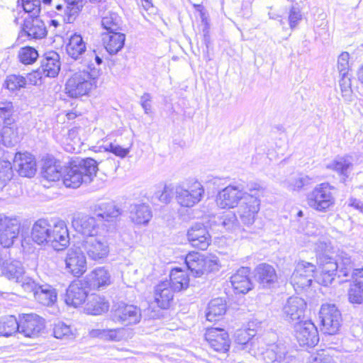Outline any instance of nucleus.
I'll use <instances>...</instances> for the list:
<instances>
[{
	"label": "nucleus",
	"instance_id": "f704fd0d",
	"mask_svg": "<svg viewBox=\"0 0 363 363\" xmlns=\"http://www.w3.org/2000/svg\"><path fill=\"white\" fill-rule=\"evenodd\" d=\"M108 310V303L104 297L91 294L87 298L84 311L87 314L97 315Z\"/></svg>",
	"mask_w": 363,
	"mask_h": 363
},
{
	"label": "nucleus",
	"instance_id": "13d9d810",
	"mask_svg": "<svg viewBox=\"0 0 363 363\" xmlns=\"http://www.w3.org/2000/svg\"><path fill=\"white\" fill-rule=\"evenodd\" d=\"M53 334L55 337L58 339L70 337L73 336L70 325H68L61 321H58L57 323H55L53 328Z\"/></svg>",
	"mask_w": 363,
	"mask_h": 363
},
{
	"label": "nucleus",
	"instance_id": "5701e85b",
	"mask_svg": "<svg viewBox=\"0 0 363 363\" xmlns=\"http://www.w3.org/2000/svg\"><path fill=\"white\" fill-rule=\"evenodd\" d=\"M13 165L22 177H32L35 174L36 163L34 157L30 154H16Z\"/></svg>",
	"mask_w": 363,
	"mask_h": 363
},
{
	"label": "nucleus",
	"instance_id": "f3484780",
	"mask_svg": "<svg viewBox=\"0 0 363 363\" xmlns=\"http://www.w3.org/2000/svg\"><path fill=\"white\" fill-rule=\"evenodd\" d=\"M187 238L194 247L201 250H206L211 242V236L207 228L201 223L194 224L188 230Z\"/></svg>",
	"mask_w": 363,
	"mask_h": 363
},
{
	"label": "nucleus",
	"instance_id": "0eeeda50",
	"mask_svg": "<svg viewBox=\"0 0 363 363\" xmlns=\"http://www.w3.org/2000/svg\"><path fill=\"white\" fill-rule=\"evenodd\" d=\"M94 79L85 69L76 72L66 83V93L72 98L86 95L91 89Z\"/></svg>",
	"mask_w": 363,
	"mask_h": 363
},
{
	"label": "nucleus",
	"instance_id": "6e6d98bb",
	"mask_svg": "<svg viewBox=\"0 0 363 363\" xmlns=\"http://www.w3.org/2000/svg\"><path fill=\"white\" fill-rule=\"evenodd\" d=\"M349 301L352 303L360 304L363 302V286L353 281L348 291Z\"/></svg>",
	"mask_w": 363,
	"mask_h": 363
},
{
	"label": "nucleus",
	"instance_id": "2eb2a0df",
	"mask_svg": "<svg viewBox=\"0 0 363 363\" xmlns=\"http://www.w3.org/2000/svg\"><path fill=\"white\" fill-rule=\"evenodd\" d=\"M19 333L28 337H36L45 329V320L37 314H23L18 320Z\"/></svg>",
	"mask_w": 363,
	"mask_h": 363
},
{
	"label": "nucleus",
	"instance_id": "c9c22d12",
	"mask_svg": "<svg viewBox=\"0 0 363 363\" xmlns=\"http://www.w3.org/2000/svg\"><path fill=\"white\" fill-rule=\"evenodd\" d=\"M66 5L62 4H55L54 7L57 16L62 18L64 23H72L74 21L79 12L84 6H79L78 11H73L76 7L75 2L70 3L67 0H65Z\"/></svg>",
	"mask_w": 363,
	"mask_h": 363
},
{
	"label": "nucleus",
	"instance_id": "37998d69",
	"mask_svg": "<svg viewBox=\"0 0 363 363\" xmlns=\"http://www.w3.org/2000/svg\"><path fill=\"white\" fill-rule=\"evenodd\" d=\"M226 312V303L221 298H217L211 300L207 308L206 314L207 320L210 322L219 320Z\"/></svg>",
	"mask_w": 363,
	"mask_h": 363
},
{
	"label": "nucleus",
	"instance_id": "5fc2aeb1",
	"mask_svg": "<svg viewBox=\"0 0 363 363\" xmlns=\"http://www.w3.org/2000/svg\"><path fill=\"white\" fill-rule=\"evenodd\" d=\"M22 6L26 13H28V18H38L40 11V0H21Z\"/></svg>",
	"mask_w": 363,
	"mask_h": 363
},
{
	"label": "nucleus",
	"instance_id": "473e14b6",
	"mask_svg": "<svg viewBox=\"0 0 363 363\" xmlns=\"http://www.w3.org/2000/svg\"><path fill=\"white\" fill-rule=\"evenodd\" d=\"M88 295L84 289L78 284H70L65 294V303L69 306L77 307L82 304Z\"/></svg>",
	"mask_w": 363,
	"mask_h": 363
},
{
	"label": "nucleus",
	"instance_id": "1a4fd4ad",
	"mask_svg": "<svg viewBox=\"0 0 363 363\" xmlns=\"http://www.w3.org/2000/svg\"><path fill=\"white\" fill-rule=\"evenodd\" d=\"M85 252L79 242L67 251L66 268L74 277H79L86 269Z\"/></svg>",
	"mask_w": 363,
	"mask_h": 363
},
{
	"label": "nucleus",
	"instance_id": "79ce46f5",
	"mask_svg": "<svg viewBox=\"0 0 363 363\" xmlns=\"http://www.w3.org/2000/svg\"><path fill=\"white\" fill-rule=\"evenodd\" d=\"M82 62L86 67L85 70L90 74L93 79H96L99 76L101 69L99 67L102 64L103 60L95 50L88 51Z\"/></svg>",
	"mask_w": 363,
	"mask_h": 363
},
{
	"label": "nucleus",
	"instance_id": "3c124183",
	"mask_svg": "<svg viewBox=\"0 0 363 363\" xmlns=\"http://www.w3.org/2000/svg\"><path fill=\"white\" fill-rule=\"evenodd\" d=\"M18 56L23 64L31 65L36 61L39 55L34 48L27 46L20 49Z\"/></svg>",
	"mask_w": 363,
	"mask_h": 363
},
{
	"label": "nucleus",
	"instance_id": "e433bc0d",
	"mask_svg": "<svg viewBox=\"0 0 363 363\" xmlns=\"http://www.w3.org/2000/svg\"><path fill=\"white\" fill-rule=\"evenodd\" d=\"M63 169L60 162L54 159L45 160L42 167V176L48 181H57L62 177Z\"/></svg>",
	"mask_w": 363,
	"mask_h": 363
},
{
	"label": "nucleus",
	"instance_id": "4be33fe9",
	"mask_svg": "<svg viewBox=\"0 0 363 363\" xmlns=\"http://www.w3.org/2000/svg\"><path fill=\"white\" fill-rule=\"evenodd\" d=\"M286 345L279 341L277 343L269 345L268 347L260 353L264 363H285L287 354Z\"/></svg>",
	"mask_w": 363,
	"mask_h": 363
},
{
	"label": "nucleus",
	"instance_id": "a18cd8bd",
	"mask_svg": "<svg viewBox=\"0 0 363 363\" xmlns=\"http://www.w3.org/2000/svg\"><path fill=\"white\" fill-rule=\"evenodd\" d=\"M90 335L93 337H99L108 341H121L125 335V330L123 328L115 329H94Z\"/></svg>",
	"mask_w": 363,
	"mask_h": 363
},
{
	"label": "nucleus",
	"instance_id": "4c0bfd02",
	"mask_svg": "<svg viewBox=\"0 0 363 363\" xmlns=\"http://www.w3.org/2000/svg\"><path fill=\"white\" fill-rule=\"evenodd\" d=\"M130 218L136 224H147L152 218L149 206L142 203L130 206Z\"/></svg>",
	"mask_w": 363,
	"mask_h": 363
},
{
	"label": "nucleus",
	"instance_id": "c85d7f7f",
	"mask_svg": "<svg viewBox=\"0 0 363 363\" xmlns=\"http://www.w3.org/2000/svg\"><path fill=\"white\" fill-rule=\"evenodd\" d=\"M22 32L31 39H40L47 34L45 23L38 18H26Z\"/></svg>",
	"mask_w": 363,
	"mask_h": 363
},
{
	"label": "nucleus",
	"instance_id": "20e7f679",
	"mask_svg": "<svg viewBox=\"0 0 363 363\" xmlns=\"http://www.w3.org/2000/svg\"><path fill=\"white\" fill-rule=\"evenodd\" d=\"M88 257L94 261H104L109 253V244L102 235L85 237L79 242Z\"/></svg>",
	"mask_w": 363,
	"mask_h": 363
},
{
	"label": "nucleus",
	"instance_id": "864d4df0",
	"mask_svg": "<svg viewBox=\"0 0 363 363\" xmlns=\"http://www.w3.org/2000/svg\"><path fill=\"white\" fill-rule=\"evenodd\" d=\"M11 125H4L1 133L2 143L6 147L14 146L18 143L17 133Z\"/></svg>",
	"mask_w": 363,
	"mask_h": 363
},
{
	"label": "nucleus",
	"instance_id": "bf43d9fd",
	"mask_svg": "<svg viewBox=\"0 0 363 363\" xmlns=\"http://www.w3.org/2000/svg\"><path fill=\"white\" fill-rule=\"evenodd\" d=\"M18 282L21 283L23 289L28 294H32L33 297L35 296V291H38L41 285L28 277L22 276Z\"/></svg>",
	"mask_w": 363,
	"mask_h": 363
},
{
	"label": "nucleus",
	"instance_id": "423d86ee",
	"mask_svg": "<svg viewBox=\"0 0 363 363\" xmlns=\"http://www.w3.org/2000/svg\"><path fill=\"white\" fill-rule=\"evenodd\" d=\"M112 320L124 326L138 324L142 318L141 309L133 304L120 302L115 304L111 310Z\"/></svg>",
	"mask_w": 363,
	"mask_h": 363
},
{
	"label": "nucleus",
	"instance_id": "72a5a7b5",
	"mask_svg": "<svg viewBox=\"0 0 363 363\" xmlns=\"http://www.w3.org/2000/svg\"><path fill=\"white\" fill-rule=\"evenodd\" d=\"M168 281L170 283V286L176 292L186 289L189 285V274L181 268L172 269Z\"/></svg>",
	"mask_w": 363,
	"mask_h": 363
},
{
	"label": "nucleus",
	"instance_id": "c03bdc74",
	"mask_svg": "<svg viewBox=\"0 0 363 363\" xmlns=\"http://www.w3.org/2000/svg\"><path fill=\"white\" fill-rule=\"evenodd\" d=\"M73 225L77 231L85 237L96 235V222L94 217L83 216L75 220Z\"/></svg>",
	"mask_w": 363,
	"mask_h": 363
},
{
	"label": "nucleus",
	"instance_id": "680f3d73",
	"mask_svg": "<svg viewBox=\"0 0 363 363\" xmlns=\"http://www.w3.org/2000/svg\"><path fill=\"white\" fill-rule=\"evenodd\" d=\"M173 196V188L164 185L162 189L155 192L154 197L163 203H169Z\"/></svg>",
	"mask_w": 363,
	"mask_h": 363
},
{
	"label": "nucleus",
	"instance_id": "6ab92c4d",
	"mask_svg": "<svg viewBox=\"0 0 363 363\" xmlns=\"http://www.w3.org/2000/svg\"><path fill=\"white\" fill-rule=\"evenodd\" d=\"M69 244L68 229L62 221L52 225L48 245L57 251L65 249Z\"/></svg>",
	"mask_w": 363,
	"mask_h": 363
},
{
	"label": "nucleus",
	"instance_id": "4d7b16f0",
	"mask_svg": "<svg viewBox=\"0 0 363 363\" xmlns=\"http://www.w3.org/2000/svg\"><path fill=\"white\" fill-rule=\"evenodd\" d=\"M219 225L228 230L235 229L238 226L236 215L233 212L225 213L219 218Z\"/></svg>",
	"mask_w": 363,
	"mask_h": 363
},
{
	"label": "nucleus",
	"instance_id": "9d476101",
	"mask_svg": "<svg viewBox=\"0 0 363 363\" xmlns=\"http://www.w3.org/2000/svg\"><path fill=\"white\" fill-rule=\"evenodd\" d=\"M294 327L296 338L301 346L313 347L319 342L317 328L311 320L299 321Z\"/></svg>",
	"mask_w": 363,
	"mask_h": 363
},
{
	"label": "nucleus",
	"instance_id": "7c9ffc66",
	"mask_svg": "<svg viewBox=\"0 0 363 363\" xmlns=\"http://www.w3.org/2000/svg\"><path fill=\"white\" fill-rule=\"evenodd\" d=\"M52 225L48 220L39 219L33 225L31 238L38 245H48Z\"/></svg>",
	"mask_w": 363,
	"mask_h": 363
},
{
	"label": "nucleus",
	"instance_id": "9b49d317",
	"mask_svg": "<svg viewBox=\"0 0 363 363\" xmlns=\"http://www.w3.org/2000/svg\"><path fill=\"white\" fill-rule=\"evenodd\" d=\"M242 185L230 184L220 191L216 196V203L220 208H231L237 206L239 201H242L244 194Z\"/></svg>",
	"mask_w": 363,
	"mask_h": 363
},
{
	"label": "nucleus",
	"instance_id": "0e129e2a",
	"mask_svg": "<svg viewBox=\"0 0 363 363\" xmlns=\"http://www.w3.org/2000/svg\"><path fill=\"white\" fill-rule=\"evenodd\" d=\"M105 149L106 150L112 152L115 155L121 158L126 157V155L130 152L129 148L122 147L120 145L114 143H109L108 144L106 145Z\"/></svg>",
	"mask_w": 363,
	"mask_h": 363
},
{
	"label": "nucleus",
	"instance_id": "f8f14e48",
	"mask_svg": "<svg viewBox=\"0 0 363 363\" xmlns=\"http://www.w3.org/2000/svg\"><path fill=\"white\" fill-rule=\"evenodd\" d=\"M20 221L16 218L0 215V244L4 247H10L18 238Z\"/></svg>",
	"mask_w": 363,
	"mask_h": 363
},
{
	"label": "nucleus",
	"instance_id": "f257e3e1",
	"mask_svg": "<svg viewBox=\"0 0 363 363\" xmlns=\"http://www.w3.org/2000/svg\"><path fill=\"white\" fill-rule=\"evenodd\" d=\"M330 243L326 240H318L315 242V251L316 253L317 264L321 269L319 283L323 286L332 284L335 276L344 277L341 281H347L353 278L354 269L350 257L347 254L342 253L337 259L333 257Z\"/></svg>",
	"mask_w": 363,
	"mask_h": 363
},
{
	"label": "nucleus",
	"instance_id": "412c9836",
	"mask_svg": "<svg viewBox=\"0 0 363 363\" xmlns=\"http://www.w3.org/2000/svg\"><path fill=\"white\" fill-rule=\"evenodd\" d=\"M174 292L168 280L162 281L155 287V302L160 308L167 309L173 301Z\"/></svg>",
	"mask_w": 363,
	"mask_h": 363
},
{
	"label": "nucleus",
	"instance_id": "393cba45",
	"mask_svg": "<svg viewBox=\"0 0 363 363\" xmlns=\"http://www.w3.org/2000/svg\"><path fill=\"white\" fill-rule=\"evenodd\" d=\"M39 67L45 77H55L60 70V55L55 51L45 53Z\"/></svg>",
	"mask_w": 363,
	"mask_h": 363
},
{
	"label": "nucleus",
	"instance_id": "aec40b11",
	"mask_svg": "<svg viewBox=\"0 0 363 363\" xmlns=\"http://www.w3.org/2000/svg\"><path fill=\"white\" fill-rule=\"evenodd\" d=\"M255 277L259 287L263 289L274 288L278 280L275 269L267 263H262L257 266Z\"/></svg>",
	"mask_w": 363,
	"mask_h": 363
},
{
	"label": "nucleus",
	"instance_id": "c756f323",
	"mask_svg": "<svg viewBox=\"0 0 363 363\" xmlns=\"http://www.w3.org/2000/svg\"><path fill=\"white\" fill-rule=\"evenodd\" d=\"M102 41L107 52L116 55L123 48L125 35L121 32L102 33Z\"/></svg>",
	"mask_w": 363,
	"mask_h": 363
},
{
	"label": "nucleus",
	"instance_id": "dca6fc26",
	"mask_svg": "<svg viewBox=\"0 0 363 363\" xmlns=\"http://www.w3.org/2000/svg\"><path fill=\"white\" fill-rule=\"evenodd\" d=\"M306 307L305 301L298 296H291L288 298L283 307V315L286 320L295 325L302 320Z\"/></svg>",
	"mask_w": 363,
	"mask_h": 363
},
{
	"label": "nucleus",
	"instance_id": "a19ab883",
	"mask_svg": "<svg viewBox=\"0 0 363 363\" xmlns=\"http://www.w3.org/2000/svg\"><path fill=\"white\" fill-rule=\"evenodd\" d=\"M24 274V269L21 262L18 260L9 259L4 263V267L1 271V274L9 279L14 280L16 282Z\"/></svg>",
	"mask_w": 363,
	"mask_h": 363
},
{
	"label": "nucleus",
	"instance_id": "de8ad7c7",
	"mask_svg": "<svg viewBox=\"0 0 363 363\" xmlns=\"http://www.w3.org/2000/svg\"><path fill=\"white\" fill-rule=\"evenodd\" d=\"M122 23L121 18L113 12H108L101 19L102 28L106 30L105 33L120 32Z\"/></svg>",
	"mask_w": 363,
	"mask_h": 363
},
{
	"label": "nucleus",
	"instance_id": "58836bf2",
	"mask_svg": "<svg viewBox=\"0 0 363 363\" xmlns=\"http://www.w3.org/2000/svg\"><path fill=\"white\" fill-rule=\"evenodd\" d=\"M34 298L39 303L50 306L57 301V291L55 289L48 284H41L38 291H35Z\"/></svg>",
	"mask_w": 363,
	"mask_h": 363
},
{
	"label": "nucleus",
	"instance_id": "ea45409f",
	"mask_svg": "<svg viewBox=\"0 0 363 363\" xmlns=\"http://www.w3.org/2000/svg\"><path fill=\"white\" fill-rule=\"evenodd\" d=\"M87 282L94 289H99L111 283V276L104 267L95 269L87 278Z\"/></svg>",
	"mask_w": 363,
	"mask_h": 363
},
{
	"label": "nucleus",
	"instance_id": "338daca9",
	"mask_svg": "<svg viewBox=\"0 0 363 363\" xmlns=\"http://www.w3.org/2000/svg\"><path fill=\"white\" fill-rule=\"evenodd\" d=\"M311 179L305 174H298L297 177L294 179V189H300L304 186H307L311 184Z\"/></svg>",
	"mask_w": 363,
	"mask_h": 363
},
{
	"label": "nucleus",
	"instance_id": "052dcab7",
	"mask_svg": "<svg viewBox=\"0 0 363 363\" xmlns=\"http://www.w3.org/2000/svg\"><path fill=\"white\" fill-rule=\"evenodd\" d=\"M341 77L340 79V86L342 93V96L349 100L351 97V79L348 72L340 73Z\"/></svg>",
	"mask_w": 363,
	"mask_h": 363
},
{
	"label": "nucleus",
	"instance_id": "b1692460",
	"mask_svg": "<svg viewBox=\"0 0 363 363\" xmlns=\"http://www.w3.org/2000/svg\"><path fill=\"white\" fill-rule=\"evenodd\" d=\"M250 269L249 267H240L230 277L232 286L236 294H246L252 288L250 279Z\"/></svg>",
	"mask_w": 363,
	"mask_h": 363
},
{
	"label": "nucleus",
	"instance_id": "603ef678",
	"mask_svg": "<svg viewBox=\"0 0 363 363\" xmlns=\"http://www.w3.org/2000/svg\"><path fill=\"white\" fill-rule=\"evenodd\" d=\"M26 84L27 80L24 77L17 74H11L6 77L4 85L9 90L14 91L25 87Z\"/></svg>",
	"mask_w": 363,
	"mask_h": 363
},
{
	"label": "nucleus",
	"instance_id": "774afa93",
	"mask_svg": "<svg viewBox=\"0 0 363 363\" xmlns=\"http://www.w3.org/2000/svg\"><path fill=\"white\" fill-rule=\"evenodd\" d=\"M151 101L152 96L149 93H144L140 97V105L146 114H149L152 111Z\"/></svg>",
	"mask_w": 363,
	"mask_h": 363
},
{
	"label": "nucleus",
	"instance_id": "a878e982",
	"mask_svg": "<svg viewBox=\"0 0 363 363\" xmlns=\"http://www.w3.org/2000/svg\"><path fill=\"white\" fill-rule=\"evenodd\" d=\"M211 262H212L211 260L203 259L198 252L189 253L185 257L186 267L195 277H201L207 270L206 269L207 263H209L210 267Z\"/></svg>",
	"mask_w": 363,
	"mask_h": 363
},
{
	"label": "nucleus",
	"instance_id": "49530a36",
	"mask_svg": "<svg viewBox=\"0 0 363 363\" xmlns=\"http://www.w3.org/2000/svg\"><path fill=\"white\" fill-rule=\"evenodd\" d=\"M255 335V333L253 330L251 329H241L237 330L235 333V342L242 345L243 350H247L249 348V352L252 354V355L257 357L256 352H252L251 350V347H255V342L253 340V337Z\"/></svg>",
	"mask_w": 363,
	"mask_h": 363
},
{
	"label": "nucleus",
	"instance_id": "f03ea898",
	"mask_svg": "<svg viewBox=\"0 0 363 363\" xmlns=\"http://www.w3.org/2000/svg\"><path fill=\"white\" fill-rule=\"evenodd\" d=\"M98 171V163L91 157L72 160L63 169L62 181L67 188L77 189L90 183Z\"/></svg>",
	"mask_w": 363,
	"mask_h": 363
},
{
	"label": "nucleus",
	"instance_id": "bb28decb",
	"mask_svg": "<svg viewBox=\"0 0 363 363\" xmlns=\"http://www.w3.org/2000/svg\"><path fill=\"white\" fill-rule=\"evenodd\" d=\"M93 211L97 218L105 221H112L121 213V209L113 201L97 203Z\"/></svg>",
	"mask_w": 363,
	"mask_h": 363
},
{
	"label": "nucleus",
	"instance_id": "39448f33",
	"mask_svg": "<svg viewBox=\"0 0 363 363\" xmlns=\"http://www.w3.org/2000/svg\"><path fill=\"white\" fill-rule=\"evenodd\" d=\"M320 330L325 334L335 335L342 324V314L335 304H323L319 311Z\"/></svg>",
	"mask_w": 363,
	"mask_h": 363
},
{
	"label": "nucleus",
	"instance_id": "8fccbe9b",
	"mask_svg": "<svg viewBox=\"0 0 363 363\" xmlns=\"http://www.w3.org/2000/svg\"><path fill=\"white\" fill-rule=\"evenodd\" d=\"M13 113L14 107L11 101H0V118L3 121L4 125H12L14 123Z\"/></svg>",
	"mask_w": 363,
	"mask_h": 363
},
{
	"label": "nucleus",
	"instance_id": "a211bd4d",
	"mask_svg": "<svg viewBox=\"0 0 363 363\" xmlns=\"http://www.w3.org/2000/svg\"><path fill=\"white\" fill-rule=\"evenodd\" d=\"M205 339L210 347L216 352H226L230 348L228 333L223 328H211L206 330Z\"/></svg>",
	"mask_w": 363,
	"mask_h": 363
},
{
	"label": "nucleus",
	"instance_id": "e2e57ef3",
	"mask_svg": "<svg viewBox=\"0 0 363 363\" xmlns=\"http://www.w3.org/2000/svg\"><path fill=\"white\" fill-rule=\"evenodd\" d=\"M302 19V14L298 7L292 6L289 10V23L291 29L295 28Z\"/></svg>",
	"mask_w": 363,
	"mask_h": 363
},
{
	"label": "nucleus",
	"instance_id": "69168bd1",
	"mask_svg": "<svg viewBox=\"0 0 363 363\" xmlns=\"http://www.w3.org/2000/svg\"><path fill=\"white\" fill-rule=\"evenodd\" d=\"M350 55L347 52H342L338 57L337 69L340 73L348 72Z\"/></svg>",
	"mask_w": 363,
	"mask_h": 363
},
{
	"label": "nucleus",
	"instance_id": "6e6552de",
	"mask_svg": "<svg viewBox=\"0 0 363 363\" xmlns=\"http://www.w3.org/2000/svg\"><path fill=\"white\" fill-rule=\"evenodd\" d=\"M204 189L200 182H195L188 189L179 186L176 187V199L183 207H193L199 203L203 195Z\"/></svg>",
	"mask_w": 363,
	"mask_h": 363
},
{
	"label": "nucleus",
	"instance_id": "09e8293b",
	"mask_svg": "<svg viewBox=\"0 0 363 363\" xmlns=\"http://www.w3.org/2000/svg\"><path fill=\"white\" fill-rule=\"evenodd\" d=\"M19 333L18 320L13 315L0 318V336L9 337Z\"/></svg>",
	"mask_w": 363,
	"mask_h": 363
},
{
	"label": "nucleus",
	"instance_id": "ddd939ff",
	"mask_svg": "<svg viewBox=\"0 0 363 363\" xmlns=\"http://www.w3.org/2000/svg\"><path fill=\"white\" fill-rule=\"evenodd\" d=\"M260 201L252 194H246L238 208V214L241 222L250 226L255 222V216L259 211Z\"/></svg>",
	"mask_w": 363,
	"mask_h": 363
},
{
	"label": "nucleus",
	"instance_id": "cd10ccee",
	"mask_svg": "<svg viewBox=\"0 0 363 363\" xmlns=\"http://www.w3.org/2000/svg\"><path fill=\"white\" fill-rule=\"evenodd\" d=\"M66 51L72 59L75 60H82V62L88 52L82 36L77 33L72 35L69 39V43L66 45Z\"/></svg>",
	"mask_w": 363,
	"mask_h": 363
},
{
	"label": "nucleus",
	"instance_id": "4468645a",
	"mask_svg": "<svg viewBox=\"0 0 363 363\" xmlns=\"http://www.w3.org/2000/svg\"><path fill=\"white\" fill-rule=\"evenodd\" d=\"M316 267L312 263L305 261L299 262L291 276V284L298 288L304 289L309 287L315 277Z\"/></svg>",
	"mask_w": 363,
	"mask_h": 363
},
{
	"label": "nucleus",
	"instance_id": "2f4dec72",
	"mask_svg": "<svg viewBox=\"0 0 363 363\" xmlns=\"http://www.w3.org/2000/svg\"><path fill=\"white\" fill-rule=\"evenodd\" d=\"M352 167V160L350 156L337 157L326 164V168L336 172L343 180L349 177Z\"/></svg>",
	"mask_w": 363,
	"mask_h": 363
},
{
	"label": "nucleus",
	"instance_id": "7ed1b4c3",
	"mask_svg": "<svg viewBox=\"0 0 363 363\" xmlns=\"http://www.w3.org/2000/svg\"><path fill=\"white\" fill-rule=\"evenodd\" d=\"M335 188L328 183L317 185L307 195V203L313 209L326 212L335 204V197L333 191Z\"/></svg>",
	"mask_w": 363,
	"mask_h": 363
}]
</instances>
